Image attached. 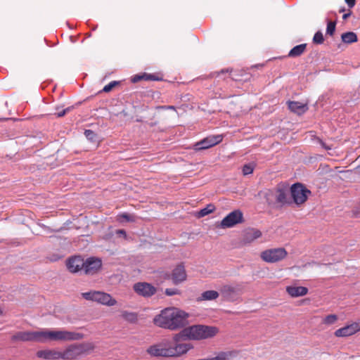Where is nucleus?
<instances>
[{
    "label": "nucleus",
    "mask_w": 360,
    "mask_h": 360,
    "mask_svg": "<svg viewBox=\"0 0 360 360\" xmlns=\"http://www.w3.org/2000/svg\"><path fill=\"white\" fill-rule=\"evenodd\" d=\"M262 232L255 228H248L244 230L242 236V243L243 245L250 244L256 239L262 236Z\"/></svg>",
    "instance_id": "obj_19"
},
{
    "label": "nucleus",
    "mask_w": 360,
    "mask_h": 360,
    "mask_svg": "<svg viewBox=\"0 0 360 360\" xmlns=\"http://www.w3.org/2000/svg\"><path fill=\"white\" fill-rule=\"evenodd\" d=\"M345 8H344V7H343V8H340V9L339 10V12H340V13H343V12H345Z\"/></svg>",
    "instance_id": "obj_46"
},
{
    "label": "nucleus",
    "mask_w": 360,
    "mask_h": 360,
    "mask_svg": "<svg viewBox=\"0 0 360 360\" xmlns=\"http://www.w3.org/2000/svg\"><path fill=\"white\" fill-rule=\"evenodd\" d=\"M220 291L224 299L229 302L236 301L240 295L238 288L230 285H224Z\"/></svg>",
    "instance_id": "obj_16"
},
{
    "label": "nucleus",
    "mask_w": 360,
    "mask_h": 360,
    "mask_svg": "<svg viewBox=\"0 0 360 360\" xmlns=\"http://www.w3.org/2000/svg\"><path fill=\"white\" fill-rule=\"evenodd\" d=\"M348 6L352 8L355 6L356 0H345Z\"/></svg>",
    "instance_id": "obj_40"
},
{
    "label": "nucleus",
    "mask_w": 360,
    "mask_h": 360,
    "mask_svg": "<svg viewBox=\"0 0 360 360\" xmlns=\"http://www.w3.org/2000/svg\"><path fill=\"white\" fill-rule=\"evenodd\" d=\"M238 354V352L236 351H228V352H221L217 354V355L214 357H212V360H230L231 359L236 356Z\"/></svg>",
    "instance_id": "obj_25"
},
{
    "label": "nucleus",
    "mask_w": 360,
    "mask_h": 360,
    "mask_svg": "<svg viewBox=\"0 0 360 360\" xmlns=\"http://www.w3.org/2000/svg\"><path fill=\"white\" fill-rule=\"evenodd\" d=\"M336 22L335 21H328L327 23L326 34L333 35L335 31Z\"/></svg>",
    "instance_id": "obj_32"
},
{
    "label": "nucleus",
    "mask_w": 360,
    "mask_h": 360,
    "mask_svg": "<svg viewBox=\"0 0 360 360\" xmlns=\"http://www.w3.org/2000/svg\"><path fill=\"white\" fill-rule=\"evenodd\" d=\"M288 252L284 248H270L260 253V258L267 263H276L285 259Z\"/></svg>",
    "instance_id": "obj_6"
},
{
    "label": "nucleus",
    "mask_w": 360,
    "mask_h": 360,
    "mask_svg": "<svg viewBox=\"0 0 360 360\" xmlns=\"http://www.w3.org/2000/svg\"><path fill=\"white\" fill-rule=\"evenodd\" d=\"M270 197H274L276 202L281 205H284L290 202L288 201L287 190L283 188H278L275 191V194L271 191H269L266 193V202L269 205L274 203Z\"/></svg>",
    "instance_id": "obj_10"
},
{
    "label": "nucleus",
    "mask_w": 360,
    "mask_h": 360,
    "mask_svg": "<svg viewBox=\"0 0 360 360\" xmlns=\"http://www.w3.org/2000/svg\"><path fill=\"white\" fill-rule=\"evenodd\" d=\"M122 317L129 323H136L138 320L137 314L124 311L122 313Z\"/></svg>",
    "instance_id": "obj_29"
},
{
    "label": "nucleus",
    "mask_w": 360,
    "mask_h": 360,
    "mask_svg": "<svg viewBox=\"0 0 360 360\" xmlns=\"http://www.w3.org/2000/svg\"><path fill=\"white\" fill-rule=\"evenodd\" d=\"M161 81L162 80V77H160L157 74L143 73L140 75H136L131 79V82L136 83L139 81Z\"/></svg>",
    "instance_id": "obj_22"
},
{
    "label": "nucleus",
    "mask_w": 360,
    "mask_h": 360,
    "mask_svg": "<svg viewBox=\"0 0 360 360\" xmlns=\"http://www.w3.org/2000/svg\"><path fill=\"white\" fill-rule=\"evenodd\" d=\"M86 137L91 141H94L96 139V134L95 132L90 129H86L84 131Z\"/></svg>",
    "instance_id": "obj_37"
},
{
    "label": "nucleus",
    "mask_w": 360,
    "mask_h": 360,
    "mask_svg": "<svg viewBox=\"0 0 360 360\" xmlns=\"http://www.w3.org/2000/svg\"><path fill=\"white\" fill-rule=\"evenodd\" d=\"M87 350L84 344H75L68 347L65 350L61 352V359L65 360L76 359Z\"/></svg>",
    "instance_id": "obj_9"
},
{
    "label": "nucleus",
    "mask_w": 360,
    "mask_h": 360,
    "mask_svg": "<svg viewBox=\"0 0 360 360\" xmlns=\"http://www.w3.org/2000/svg\"><path fill=\"white\" fill-rule=\"evenodd\" d=\"M360 331V322H353L335 330L336 337H348Z\"/></svg>",
    "instance_id": "obj_18"
},
{
    "label": "nucleus",
    "mask_w": 360,
    "mask_h": 360,
    "mask_svg": "<svg viewBox=\"0 0 360 360\" xmlns=\"http://www.w3.org/2000/svg\"><path fill=\"white\" fill-rule=\"evenodd\" d=\"M229 72V69H226V70H221V71L220 72H217V76H219V75L221 73H224V72Z\"/></svg>",
    "instance_id": "obj_45"
},
{
    "label": "nucleus",
    "mask_w": 360,
    "mask_h": 360,
    "mask_svg": "<svg viewBox=\"0 0 360 360\" xmlns=\"http://www.w3.org/2000/svg\"><path fill=\"white\" fill-rule=\"evenodd\" d=\"M84 259L79 255L70 257L66 262V266L68 271L75 274L83 269Z\"/></svg>",
    "instance_id": "obj_17"
},
{
    "label": "nucleus",
    "mask_w": 360,
    "mask_h": 360,
    "mask_svg": "<svg viewBox=\"0 0 360 360\" xmlns=\"http://www.w3.org/2000/svg\"><path fill=\"white\" fill-rule=\"evenodd\" d=\"M2 314V311H1V309H0V314Z\"/></svg>",
    "instance_id": "obj_47"
},
{
    "label": "nucleus",
    "mask_w": 360,
    "mask_h": 360,
    "mask_svg": "<svg viewBox=\"0 0 360 360\" xmlns=\"http://www.w3.org/2000/svg\"><path fill=\"white\" fill-rule=\"evenodd\" d=\"M290 193L293 202L297 205L304 203L311 193V191L301 183L294 184L290 188Z\"/></svg>",
    "instance_id": "obj_7"
},
{
    "label": "nucleus",
    "mask_w": 360,
    "mask_h": 360,
    "mask_svg": "<svg viewBox=\"0 0 360 360\" xmlns=\"http://www.w3.org/2000/svg\"><path fill=\"white\" fill-rule=\"evenodd\" d=\"M162 277L164 280H172L171 274L169 272H163Z\"/></svg>",
    "instance_id": "obj_39"
},
{
    "label": "nucleus",
    "mask_w": 360,
    "mask_h": 360,
    "mask_svg": "<svg viewBox=\"0 0 360 360\" xmlns=\"http://www.w3.org/2000/svg\"><path fill=\"white\" fill-rule=\"evenodd\" d=\"M40 342L48 340H78L83 338V334L66 330H42L39 331Z\"/></svg>",
    "instance_id": "obj_4"
},
{
    "label": "nucleus",
    "mask_w": 360,
    "mask_h": 360,
    "mask_svg": "<svg viewBox=\"0 0 360 360\" xmlns=\"http://www.w3.org/2000/svg\"><path fill=\"white\" fill-rule=\"evenodd\" d=\"M82 296L86 300L96 302L110 307L114 306L117 303L116 300L112 298L110 294L101 291L93 290L86 292H83Z\"/></svg>",
    "instance_id": "obj_5"
},
{
    "label": "nucleus",
    "mask_w": 360,
    "mask_h": 360,
    "mask_svg": "<svg viewBox=\"0 0 360 360\" xmlns=\"http://www.w3.org/2000/svg\"><path fill=\"white\" fill-rule=\"evenodd\" d=\"M11 340L13 342L21 341V342H40L39 331H19L15 333L11 337Z\"/></svg>",
    "instance_id": "obj_12"
},
{
    "label": "nucleus",
    "mask_w": 360,
    "mask_h": 360,
    "mask_svg": "<svg viewBox=\"0 0 360 360\" xmlns=\"http://www.w3.org/2000/svg\"><path fill=\"white\" fill-rule=\"evenodd\" d=\"M117 220L120 222H123L124 221H134V216L128 214V213H122L117 216Z\"/></svg>",
    "instance_id": "obj_30"
},
{
    "label": "nucleus",
    "mask_w": 360,
    "mask_h": 360,
    "mask_svg": "<svg viewBox=\"0 0 360 360\" xmlns=\"http://www.w3.org/2000/svg\"><path fill=\"white\" fill-rule=\"evenodd\" d=\"M188 314L175 307L166 308L155 316L154 323L162 328L172 330L184 328L188 323Z\"/></svg>",
    "instance_id": "obj_1"
},
{
    "label": "nucleus",
    "mask_w": 360,
    "mask_h": 360,
    "mask_svg": "<svg viewBox=\"0 0 360 360\" xmlns=\"http://www.w3.org/2000/svg\"><path fill=\"white\" fill-rule=\"evenodd\" d=\"M222 140L223 136L221 135L209 136L197 142L195 144V148L197 150L207 149L221 143Z\"/></svg>",
    "instance_id": "obj_13"
},
{
    "label": "nucleus",
    "mask_w": 360,
    "mask_h": 360,
    "mask_svg": "<svg viewBox=\"0 0 360 360\" xmlns=\"http://www.w3.org/2000/svg\"><path fill=\"white\" fill-rule=\"evenodd\" d=\"M320 143H321V146H322L325 149H326V150H330V147L326 146V144H325L322 141H320Z\"/></svg>",
    "instance_id": "obj_44"
},
{
    "label": "nucleus",
    "mask_w": 360,
    "mask_h": 360,
    "mask_svg": "<svg viewBox=\"0 0 360 360\" xmlns=\"http://www.w3.org/2000/svg\"><path fill=\"white\" fill-rule=\"evenodd\" d=\"M288 107L289 110L299 115L304 114L308 110L307 104L302 103L299 101H288Z\"/></svg>",
    "instance_id": "obj_21"
},
{
    "label": "nucleus",
    "mask_w": 360,
    "mask_h": 360,
    "mask_svg": "<svg viewBox=\"0 0 360 360\" xmlns=\"http://www.w3.org/2000/svg\"><path fill=\"white\" fill-rule=\"evenodd\" d=\"M120 84V82L112 81L103 87V91L105 93L110 92L114 87L119 85Z\"/></svg>",
    "instance_id": "obj_35"
},
{
    "label": "nucleus",
    "mask_w": 360,
    "mask_h": 360,
    "mask_svg": "<svg viewBox=\"0 0 360 360\" xmlns=\"http://www.w3.org/2000/svg\"><path fill=\"white\" fill-rule=\"evenodd\" d=\"M165 293L167 296H172L175 295H180L181 292L176 288H167L165 291Z\"/></svg>",
    "instance_id": "obj_36"
},
{
    "label": "nucleus",
    "mask_w": 360,
    "mask_h": 360,
    "mask_svg": "<svg viewBox=\"0 0 360 360\" xmlns=\"http://www.w3.org/2000/svg\"><path fill=\"white\" fill-rule=\"evenodd\" d=\"M158 108L175 110V107L173 105H162V106H159Z\"/></svg>",
    "instance_id": "obj_42"
},
{
    "label": "nucleus",
    "mask_w": 360,
    "mask_h": 360,
    "mask_svg": "<svg viewBox=\"0 0 360 360\" xmlns=\"http://www.w3.org/2000/svg\"><path fill=\"white\" fill-rule=\"evenodd\" d=\"M342 41L345 44H352L358 41V37L354 32H345L341 35Z\"/></svg>",
    "instance_id": "obj_26"
},
{
    "label": "nucleus",
    "mask_w": 360,
    "mask_h": 360,
    "mask_svg": "<svg viewBox=\"0 0 360 360\" xmlns=\"http://www.w3.org/2000/svg\"><path fill=\"white\" fill-rule=\"evenodd\" d=\"M254 169H255V164L254 163L245 164L243 167V169H242L243 174L244 175L250 174H252L253 172Z\"/></svg>",
    "instance_id": "obj_34"
},
{
    "label": "nucleus",
    "mask_w": 360,
    "mask_h": 360,
    "mask_svg": "<svg viewBox=\"0 0 360 360\" xmlns=\"http://www.w3.org/2000/svg\"><path fill=\"white\" fill-rule=\"evenodd\" d=\"M338 320V316L335 314H330L326 316L323 320V323L326 325H332L335 323V321Z\"/></svg>",
    "instance_id": "obj_31"
},
{
    "label": "nucleus",
    "mask_w": 360,
    "mask_h": 360,
    "mask_svg": "<svg viewBox=\"0 0 360 360\" xmlns=\"http://www.w3.org/2000/svg\"><path fill=\"white\" fill-rule=\"evenodd\" d=\"M101 267V259L98 257H91L84 260L82 270H84L85 274L93 276L97 274Z\"/></svg>",
    "instance_id": "obj_11"
},
{
    "label": "nucleus",
    "mask_w": 360,
    "mask_h": 360,
    "mask_svg": "<svg viewBox=\"0 0 360 360\" xmlns=\"http://www.w3.org/2000/svg\"><path fill=\"white\" fill-rule=\"evenodd\" d=\"M37 356L39 358L48 360H55L61 359V352L55 349H43L37 352Z\"/></svg>",
    "instance_id": "obj_20"
},
{
    "label": "nucleus",
    "mask_w": 360,
    "mask_h": 360,
    "mask_svg": "<svg viewBox=\"0 0 360 360\" xmlns=\"http://www.w3.org/2000/svg\"><path fill=\"white\" fill-rule=\"evenodd\" d=\"M134 290L139 295L149 297L155 295L157 289L152 284L146 282H139L134 285Z\"/></svg>",
    "instance_id": "obj_14"
},
{
    "label": "nucleus",
    "mask_w": 360,
    "mask_h": 360,
    "mask_svg": "<svg viewBox=\"0 0 360 360\" xmlns=\"http://www.w3.org/2000/svg\"><path fill=\"white\" fill-rule=\"evenodd\" d=\"M286 291L291 297H297L307 295L308 288L303 286H288Z\"/></svg>",
    "instance_id": "obj_23"
},
{
    "label": "nucleus",
    "mask_w": 360,
    "mask_h": 360,
    "mask_svg": "<svg viewBox=\"0 0 360 360\" xmlns=\"http://www.w3.org/2000/svg\"><path fill=\"white\" fill-rule=\"evenodd\" d=\"M219 297V292L215 290H207L201 294L202 300H214Z\"/></svg>",
    "instance_id": "obj_28"
},
{
    "label": "nucleus",
    "mask_w": 360,
    "mask_h": 360,
    "mask_svg": "<svg viewBox=\"0 0 360 360\" xmlns=\"http://www.w3.org/2000/svg\"><path fill=\"white\" fill-rule=\"evenodd\" d=\"M73 108L72 106L68 107L65 109H63L62 110L58 111L55 113V115L58 117H63L66 113L69 112Z\"/></svg>",
    "instance_id": "obj_38"
},
{
    "label": "nucleus",
    "mask_w": 360,
    "mask_h": 360,
    "mask_svg": "<svg viewBox=\"0 0 360 360\" xmlns=\"http://www.w3.org/2000/svg\"><path fill=\"white\" fill-rule=\"evenodd\" d=\"M324 41L323 34L321 31H317L313 37V42L316 44H321Z\"/></svg>",
    "instance_id": "obj_33"
},
{
    "label": "nucleus",
    "mask_w": 360,
    "mask_h": 360,
    "mask_svg": "<svg viewBox=\"0 0 360 360\" xmlns=\"http://www.w3.org/2000/svg\"><path fill=\"white\" fill-rule=\"evenodd\" d=\"M191 344L181 343L173 340V342L165 341L150 346L147 352L155 357H174L186 354L192 348Z\"/></svg>",
    "instance_id": "obj_2"
},
{
    "label": "nucleus",
    "mask_w": 360,
    "mask_h": 360,
    "mask_svg": "<svg viewBox=\"0 0 360 360\" xmlns=\"http://www.w3.org/2000/svg\"><path fill=\"white\" fill-rule=\"evenodd\" d=\"M307 49V44H301L294 46L288 53V57L297 58L302 55Z\"/></svg>",
    "instance_id": "obj_24"
},
{
    "label": "nucleus",
    "mask_w": 360,
    "mask_h": 360,
    "mask_svg": "<svg viewBox=\"0 0 360 360\" xmlns=\"http://www.w3.org/2000/svg\"><path fill=\"white\" fill-rule=\"evenodd\" d=\"M243 221V214L240 210H235L226 215L218 227L221 229L231 228Z\"/></svg>",
    "instance_id": "obj_8"
},
{
    "label": "nucleus",
    "mask_w": 360,
    "mask_h": 360,
    "mask_svg": "<svg viewBox=\"0 0 360 360\" xmlns=\"http://www.w3.org/2000/svg\"><path fill=\"white\" fill-rule=\"evenodd\" d=\"M117 235L123 236L124 238L127 237V233L124 229H118L116 231Z\"/></svg>",
    "instance_id": "obj_41"
},
{
    "label": "nucleus",
    "mask_w": 360,
    "mask_h": 360,
    "mask_svg": "<svg viewBox=\"0 0 360 360\" xmlns=\"http://www.w3.org/2000/svg\"><path fill=\"white\" fill-rule=\"evenodd\" d=\"M172 283L178 285L187 279V274L185 269L184 264L181 262L177 264L171 273Z\"/></svg>",
    "instance_id": "obj_15"
},
{
    "label": "nucleus",
    "mask_w": 360,
    "mask_h": 360,
    "mask_svg": "<svg viewBox=\"0 0 360 360\" xmlns=\"http://www.w3.org/2000/svg\"><path fill=\"white\" fill-rule=\"evenodd\" d=\"M352 15V11H349L347 13L343 14L342 19L344 20H347Z\"/></svg>",
    "instance_id": "obj_43"
},
{
    "label": "nucleus",
    "mask_w": 360,
    "mask_h": 360,
    "mask_svg": "<svg viewBox=\"0 0 360 360\" xmlns=\"http://www.w3.org/2000/svg\"><path fill=\"white\" fill-rule=\"evenodd\" d=\"M218 331L215 326L193 325L184 328L179 333L174 335L173 340L180 342L186 340H200L211 338L215 336Z\"/></svg>",
    "instance_id": "obj_3"
},
{
    "label": "nucleus",
    "mask_w": 360,
    "mask_h": 360,
    "mask_svg": "<svg viewBox=\"0 0 360 360\" xmlns=\"http://www.w3.org/2000/svg\"><path fill=\"white\" fill-rule=\"evenodd\" d=\"M215 210V206L213 204H208L205 207L201 209L197 212V217L201 218L210 213H212Z\"/></svg>",
    "instance_id": "obj_27"
}]
</instances>
